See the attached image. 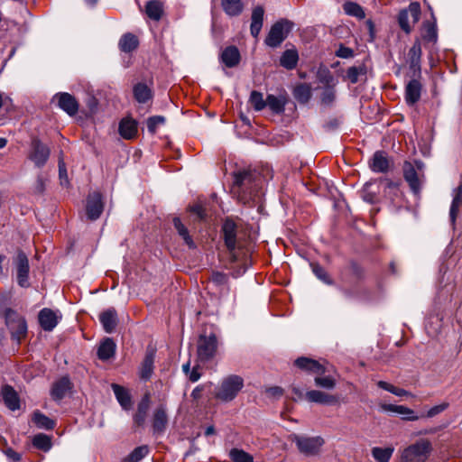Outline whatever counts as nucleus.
<instances>
[{
    "mask_svg": "<svg viewBox=\"0 0 462 462\" xmlns=\"http://www.w3.org/2000/svg\"><path fill=\"white\" fill-rule=\"evenodd\" d=\"M263 186L262 175L253 170H243L234 173L231 192L237 200L245 205L259 198Z\"/></svg>",
    "mask_w": 462,
    "mask_h": 462,
    "instance_id": "1",
    "label": "nucleus"
},
{
    "mask_svg": "<svg viewBox=\"0 0 462 462\" xmlns=\"http://www.w3.org/2000/svg\"><path fill=\"white\" fill-rule=\"evenodd\" d=\"M244 385L243 377L237 374H229L224 377L215 389L214 397L222 402H230L237 397Z\"/></svg>",
    "mask_w": 462,
    "mask_h": 462,
    "instance_id": "2",
    "label": "nucleus"
},
{
    "mask_svg": "<svg viewBox=\"0 0 462 462\" xmlns=\"http://www.w3.org/2000/svg\"><path fill=\"white\" fill-rule=\"evenodd\" d=\"M290 440L294 443L299 452L306 457H317L321 453L325 439L321 436L310 437L291 434Z\"/></svg>",
    "mask_w": 462,
    "mask_h": 462,
    "instance_id": "3",
    "label": "nucleus"
},
{
    "mask_svg": "<svg viewBox=\"0 0 462 462\" xmlns=\"http://www.w3.org/2000/svg\"><path fill=\"white\" fill-rule=\"evenodd\" d=\"M218 340L215 333L199 335L197 342V362L206 364L215 358L217 353Z\"/></svg>",
    "mask_w": 462,
    "mask_h": 462,
    "instance_id": "4",
    "label": "nucleus"
},
{
    "mask_svg": "<svg viewBox=\"0 0 462 462\" xmlns=\"http://www.w3.org/2000/svg\"><path fill=\"white\" fill-rule=\"evenodd\" d=\"M432 451V444L427 439H420L403 449L402 462H425Z\"/></svg>",
    "mask_w": 462,
    "mask_h": 462,
    "instance_id": "5",
    "label": "nucleus"
},
{
    "mask_svg": "<svg viewBox=\"0 0 462 462\" xmlns=\"http://www.w3.org/2000/svg\"><path fill=\"white\" fill-rule=\"evenodd\" d=\"M292 22L287 19H280L272 25L264 40L265 44L272 48L280 46L287 38L288 34L292 30Z\"/></svg>",
    "mask_w": 462,
    "mask_h": 462,
    "instance_id": "6",
    "label": "nucleus"
},
{
    "mask_svg": "<svg viewBox=\"0 0 462 462\" xmlns=\"http://www.w3.org/2000/svg\"><path fill=\"white\" fill-rule=\"evenodd\" d=\"M424 163L416 160L414 162L405 161L402 165V172L403 178L406 182L409 184L411 190L414 194H418L421 189V181L419 176L418 171H421L423 170Z\"/></svg>",
    "mask_w": 462,
    "mask_h": 462,
    "instance_id": "7",
    "label": "nucleus"
},
{
    "mask_svg": "<svg viewBox=\"0 0 462 462\" xmlns=\"http://www.w3.org/2000/svg\"><path fill=\"white\" fill-rule=\"evenodd\" d=\"M50 154V148L39 138L33 137L32 139L28 158L34 163L37 168H42L46 164Z\"/></svg>",
    "mask_w": 462,
    "mask_h": 462,
    "instance_id": "8",
    "label": "nucleus"
},
{
    "mask_svg": "<svg viewBox=\"0 0 462 462\" xmlns=\"http://www.w3.org/2000/svg\"><path fill=\"white\" fill-rule=\"evenodd\" d=\"M221 236L227 251L233 254L239 246L237 225L232 219L226 218L221 227Z\"/></svg>",
    "mask_w": 462,
    "mask_h": 462,
    "instance_id": "9",
    "label": "nucleus"
},
{
    "mask_svg": "<svg viewBox=\"0 0 462 462\" xmlns=\"http://www.w3.org/2000/svg\"><path fill=\"white\" fill-rule=\"evenodd\" d=\"M409 14H411L413 23L420 20V5L418 2H412L409 5L408 9L400 11L398 14V23L401 29L407 34L411 33L412 28L409 23Z\"/></svg>",
    "mask_w": 462,
    "mask_h": 462,
    "instance_id": "10",
    "label": "nucleus"
},
{
    "mask_svg": "<svg viewBox=\"0 0 462 462\" xmlns=\"http://www.w3.org/2000/svg\"><path fill=\"white\" fill-rule=\"evenodd\" d=\"M104 210V202L101 193L94 191L89 193L87 198L86 214L89 220L98 219Z\"/></svg>",
    "mask_w": 462,
    "mask_h": 462,
    "instance_id": "11",
    "label": "nucleus"
},
{
    "mask_svg": "<svg viewBox=\"0 0 462 462\" xmlns=\"http://www.w3.org/2000/svg\"><path fill=\"white\" fill-rule=\"evenodd\" d=\"M411 79L405 86L404 99L409 106H415L421 97L422 84L420 83L421 77H414L410 75Z\"/></svg>",
    "mask_w": 462,
    "mask_h": 462,
    "instance_id": "12",
    "label": "nucleus"
},
{
    "mask_svg": "<svg viewBox=\"0 0 462 462\" xmlns=\"http://www.w3.org/2000/svg\"><path fill=\"white\" fill-rule=\"evenodd\" d=\"M52 101L56 102L57 106L69 116H75L79 112V104L75 97L69 93H57Z\"/></svg>",
    "mask_w": 462,
    "mask_h": 462,
    "instance_id": "13",
    "label": "nucleus"
},
{
    "mask_svg": "<svg viewBox=\"0 0 462 462\" xmlns=\"http://www.w3.org/2000/svg\"><path fill=\"white\" fill-rule=\"evenodd\" d=\"M15 266L17 283L23 288L28 287V277L30 271L29 260L27 255L21 250L17 252Z\"/></svg>",
    "mask_w": 462,
    "mask_h": 462,
    "instance_id": "14",
    "label": "nucleus"
},
{
    "mask_svg": "<svg viewBox=\"0 0 462 462\" xmlns=\"http://www.w3.org/2000/svg\"><path fill=\"white\" fill-rule=\"evenodd\" d=\"M294 365L299 369L316 375H322L328 372V369L324 364L306 356L298 357L294 361Z\"/></svg>",
    "mask_w": 462,
    "mask_h": 462,
    "instance_id": "15",
    "label": "nucleus"
},
{
    "mask_svg": "<svg viewBox=\"0 0 462 462\" xmlns=\"http://www.w3.org/2000/svg\"><path fill=\"white\" fill-rule=\"evenodd\" d=\"M421 43L420 40H416L411 49L409 50V69L411 75L414 77H421Z\"/></svg>",
    "mask_w": 462,
    "mask_h": 462,
    "instance_id": "16",
    "label": "nucleus"
},
{
    "mask_svg": "<svg viewBox=\"0 0 462 462\" xmlns=\"http://www.w3.org/2000/svg\"><path fill=\"white\" fill-rule=\"evenodd\" d=\"M155 355L156 349L152 346H148L139 368V376L143 381L150 380L153 374Z\"/></svg>",
    "mask_w": 462,
    "mask_h": 462,
    "instance_id": "17",
    "label": "nucleus"
},
{
    "mask_svg": "<svg viewBox=\"0 0 462 462\" xmlns=\"http://www.w3.org/2000/svg\"><path fill=\"white\" fill-rule=\"evenodd\" d=\"M60 319L61 316H58L54 310L49 308H43L38 314L39 324L44 331H52Z\"/></svg>",
    "mask_w": 462,
    "mask_h": 462,
    "instance_id": "18",
    "label": "nucleus"
},
{
    "mask_svg": "<svg viewBox=\"0 0 462 462\" xmlns=\"http://www.w3.org/2000/svg\"><path fill=\"white\" fill-rule=\"evenodd\" d=\"M168 426V415L166 408L163 405L157 407L152 413V428L153 434L161 435L164 433Z\"/></svg>",
    "mask_w": 462,
    "mask_h": 462,
    "instance_id": "19",
    "label": "nucleus"
},
{
    "mask_svg": "<svg viewBox=\"0 0 462 462\" xmlns=\"http://www.w3.org/2000/svg\"><path fill=\"white\" fill-rule=\"evenodd\" d=\"M99 321L106 333H113L118 325L117 311L111 307L99 314Z\"/></svg>",
    "mask_w": 462,
    "mask_h": 462,
    "instance_id": "20",
    "label": "nucleus"
},
{
    "mask_svg": "<svg viewBox=\"0 0 462 462\" xmlns=\"http://www.w3.org/2000/svg\"><path fill=\"white\" fill-rule=\"evenodd\" d=\"M380 407L384 411H391L402 415V420H404L415 421L424 417L423 414L420 416L417 415L413 410L403 405L382 403Z\"/></svg>",
    "mask_w": 462,
    "mask_h": 462,
    "instance_id": "21",
    "label": "nucleus"
},
{
    "mask_svg": "<svg viewBox=\"0 0 462 462\" xmlns=\"http://www.w3.org/2000/svg\"><path fill=\"white\" fill-rule=\"evenodd\" d=\"M288 101L289 97L285 91L279 96L269 94L266 97V106H268L273 114L281 115L284 112Z\"/></svg>",
    "mask_w": 462,
    "mask_h": 462,
    "instance_id": "22",
    "label": "nucleus"
},
{
    "mask_svg": "<svg viewBox=\"0 0 462 462\" xmlns=\"http://www.w3.org/2000/svg\"><path fill=\"white\" fill-rule=\"evenodd\" d=\"M151 397L150 393H146L137 405V411L134 414L133 420L134 425L142 427L144 425L148 411L150 409Z\"/></svg>",
    "mask_w": 462,
    "mask_h": 462,
    "instance_id": "23",
    "label": "nucleus"
},
{
    "mask_svg": "<svg viewBox=\"0 0 462 462\" xmlns=\"http://www.w3.org/2000/svg\"><path fill=\"white\" fill-rule=\"evenodd\" d=\"M369 167L374 172L386 173L390 169V161L383 151L374 152L369 162Z\"/></svg>",
    "mask_w": 462,
    "mask_h": 462,
    "instance_id": "24",
    "label": "nucleus"
},
{
    "mask_svg": "<svg viewBox=\"0 0 462 462\" xmlns=\"http://www.w3.org/2000/svg\"><path fill=\"white\" fill-rule=\"evenodd\" d=\"M1 395L5 405L11 411L20 409V398L17 392L8 384H5L1 389Z\"/></svg>",
    "mask_w": 462,
    "mask_h": 462,
    "instance_id": "25",
    "label": "nucleus"
},
{
    "mask_svg": "<svg viewBox=\"0 0 462 462\" xmlns=\"http://www.w3.org/2000/svg\"><path fill=\"white\" fill-rule=\"evenodd\" d=\"M305 399L310 402L319 404H336L338 399L332 395L319 390H310L305 393Z\"/></svg>",
    "mask_w": 462,
    "mask_h": 462,
    "instance_id": "26",
    "label": "nucleus"
},
{
    "mask_svg": "<svg viewBox=\"0 0 462 462\" xmlns=\"http://www.w3.org/2000/svg\"><path fill=\"white\" fill-rule=\"evenodd\" d=\"M264 9L261 5L255 6L252 11L250 32L254 38H257L263 24Z\"/></svg>",
    "mask_w": 462,
    "mask_h": 462,
    "instance_id": "27",
    "label": "nucleus"
},
{
    "mask_svg": "<svg viewBox=\"0 0 462 462\" xmlns=\"http://www.w3.org/2000/svg\"><path fill=\"white\" fill-rule=\"evenodd\" d=\"M452 196L453 199L450 205L449 217L452 225H455L460 212V208L462 207V181L453 189Z\"/></svg>",
    "mask_w": 462,
    "mask_h": 462,
    "instance_id": "28",
    "label": "nucleus"
},
{
    "mask_svg": "<svg viewBox=\"0 0 462 462\" xmlns=\"http://www.w3.org/2000/svg\"><path fill=\"white\" fill-rule=\"evenodd\" d=\"M71 387V383L68 377H61L60 380L56 381L51 389V396L54 401L62 400L68 391Z\"/></svg>",
    "mask_w": 462,
    "mask_h": 462,
    "instance_id": "29",
    "label": "nucleus"
},
{
    "mask_svg": "<svg viewBox=\"0 0 462 462\" xmlns=\"http://www.w3.org/2000/svg\"><path fill=\"white\" fill-rule=\"evenodd\" d=\"M139 39L135 34L126 32L119 39L118 48L123 52L130 53L135 51L139 47Z\"/></svg>",
    "mask_w": 462,
    "mask_h": 462,
    "instance_id": "30",
    "label": "nucleus"
},
{
    "mask_svg": "<svg viewBox=\"0 0 462 462\" xmlns=\"http://www.w3.org/2000/svg\"><path fill=\"white\" fill-rule=\"evenodd\" d=\"M118 131L123 138L131 140L137 134V122L133 118H123L119 123Z\"/></svg>",
    "mask_w": 462,
    "mask_h": 462,
    "instance_id": "31",
    "label": "nucleus"
},
{
    "mask_svg": "<svg viewBox=\"0 0 462 462\" xmlns=\"http://www.w3.org/2000/svg\"><path fill=\"white\" fill-rule=\"evenodd\" d=\"M240 60V52L236 46H228L221 53V60L227 68L237 66Z\"/></svg>",
    "mask_w": 462,
    "mask_h": 462,
    "instance_id": "32",
    "label": "nucleus"
},
{
    "mask_svg": "<svg viewBox=\"0 0 462 462\" xmlns=\"http://www.w3.org/2000/svg\"><path fill=\"white\" fill-rule=\"evenodd\" d=\"M116 345L115 341L110 338H105L97 348V357L102 361H106L112 358L116 354Z\"/></svg>",
    "mask_w": 462,
    "mask_h": 462,
    "instance_id": "33",
    "label": "nucleus"
},
{
    "mask_svg": "<svg viewBox=\"0 0 462 462\" xmlns=\"http://www.w3.org/2000/svg\"><path fill=\"white\" fill-rule=\"evenodd\" d=\"M299 61V53L295 48L285 50L280 57V65L288 69H294Z\"/></svg>",
    "mask_w": 462,
    "mask_h": 462,
    "instance_id": "34",
    "label": "nucleus"
},
{
    "mask_svg": "<svg viewBox=\"0 0 462 462\" xmlns=\"http://www.w3.org/2000/svg\"><path fill=\"white\" fill-rule=\"evenodd\" d=\"M112 389L121 407L125 411H129L132 408L133 402L128 391L125 387L116 383L112 384Z\"/></svg>",
    "mask_w": 462,
    "mask_h": 462,
    "instance_id": "35",
    "label": "nucleus"
},
{
    "mask_svg": "<svg viewBox=\"0 0 462 462\" xmlns=\"http://www.w3.org/2000/svg\"><path fill=\"white\" fill-rule=\"evenodd\" d=\"M32 422L38 428L46 430H51L55 428L56 422L54 420L49 418L39 410H36L32 414Z\"/></svg>",
    "mask_w": 462,
    "mask_h": 462,
    "instance_id": "36",
    "label": "nucleus"
},
{
    "mask_svg": "<svg viewBox=\"0 0 462 462\" xmlns=\"http://www.w3.org/2000/svg\"><path fill=\"white\" fill-rule=\"evenodd\" d=\"M133 94L134 99L138 103L144 104L152 98V89L145 84L139 82L135 84L133 88Z\"/></svg>",
    "mask_w": 462,
    "mask_h": 462,
    "instance_id": "37",
    "label": "nucleus"
},
{
    "mask_svg": "<svg viewBox=\"0 0 462 462\" xmlns=\"http://www.w3.org/2000/svg\"><path fill=\"white\" fill-rule=\"evenodd\" d=\"M341 291L349 300H367L370 298V291L365 287L342 288Z\"/></svg>",
    "mask_w": 462,
    "mask_h": 462,
    "instance_id": "38",
    "label": "nucleus"
},
{
    "mask_svg": "<svg viewBox=\"0 0 462 462\" xmlns=\"http://www.w3.org/2000/svg\"><path fill=\"white\" fill-rule=\"evenodd\" d=\"M164 13L163 5L159 0H150L145 5L146 15L153 20L160 21Z\"/></svg>",
    "mask_w": 462,
    "mask_h": 462,
    "instance_id": "39",
    "label": "nucleus"
},
{
    "mask_svg": "<svg viewBox=\"0 0 462 462\" xmlns=\"http://www.w3.org/2000/svg\"><path fill=\"white\" fill-rule=\"evenodd\" d=\"M292 94L298 102L307 104L311 98L312 89L310 85L307 83H299L293 88Z\"/></svg>",
    "mask_w": 462,
    "mask_h": 462,
    "instance_id": "40",
    "label": "nucleus"
},
{
    "mask_svg": "<svg viewBox=\"0 0 462 462\" xmlns=\"http://www.w3.org/2000/svg\"><path fill=\"white\" fill-rule=\"evenodd\" d=\"M431 17L433 19L432 22L426 21L422 24L424 31L422 33V39L428 42H436L438 40V30L433 12H431Z\"/></svg>",
    "mask_w": 462,
    "mask_h": 462,
    "instance_id": "41",
    "label": "nucleus"
},
{
    "mask_svg": "<svg viewBox=\"0 0 462 462\" xmlns=\"http://www.w3.org/2000/svg\"><path fill=\"white\" fill-rule=\"evenodd\" d=\"M221 5L226 14L230 17L239 16L244 11L241 0H221Z\"/></svg>",
    "mask_w": 462,
    "mask_h": 462,
    "instance_id": "42",
    "label": "nucleus"
},
{
    "mask_svg": "<svg viewBox=\"0 0 462 462\" xmlns=\"http://www.w3.org/2000/svg\"><path fill=\"white\" fill-rule=\"evenodd\" d=\"M367 68L365 64L349 67L346 72V78L352 83L356 84L361 80L362 78L366 77Z\"/></svg>",
    "mask_w": 462,
    "mask_h": 462,
    "instance_id": "43",
    "label": "nucleus"
},
{
    "mask_svg": "<svg viewBox=\"0 0 462 462\" xmlns=\"http://www.w3.org/2000/svg\"><path fill=\"white\" fill-rule=\"evenodd\" d=\"M173 226L179 236L183 239L184 243L191 249L196 248V244L189 236L188 228L182 224L180 217L173 218Z\"/></svg>",
    "mask_w": 462,
    "mask_h": 462,
    "instance_id": "44",
    "label": "nucleus"
},
{
    "mask_svg": "<svg viewBox=\"0 0 462 462\" xmlns=\"http://www.w3.org/2000/svg\"><path fill=\"white\" fill-rule=\"evenodd\" d=\"M32 445L39 450L48 452L52 447L51 437L44 433H38L32 437Z\"/></svg>",
    "mask_w": 462,
    "mask_h": 462,
    "instance_id": "45",
    "label": "nucleus"
},
{
    "mask_svg": "<svg viewBox=\"0 0 462 462\" xmlns=\"http://www.w3.org/2000/svg\"><path fill=\"white\" fill-rule=\"evenodd\" d=\"M360 197L365 202L374 204L378 201V190L373 189L372 182H366L360 190Z\"/></svg>",
    "mask_w": 462,
    "mask_h": 462,
    "instance_id": "46",
    "label": "nucleus"
},
{
    "mask_svg": "<svg viewBox=\"0 0 462 462\" xmlns=\"http://www.w3.org/2000/svg\"><path fill=\"white\" fill-rule=\"evenodd\" d=\"M310 268L315 276L328 285H333L334 280L328 274V273L322 267L319 263H310Z\"/></svg>",
    "mask_w": 462,
    "mask_h": 462,
    "instance_id": "47",
    "label": "nucleus"
},
{
    "mask_svg": "<svg viewBox=\"0 0 462 462\" xmlns=\"http://www.w3.org/2000/svg\"><path fill=\"white\" fill-rule=\"evenodd\" d=\"M11 337L13 340H15L18 344L21 343L22 339L27 335V324L26 320H21L18 324L9 328Z\"/></svg>",
    "mask_w": 462,
    "mask_h": 462,
    "instance_id": "48",
    "label": "nucleus"
},
{
    "mask_svg": "<svg viewBox=\"0 0 462 462\" xmlns=\"http://www.w3.org/2000/svg\"><path fill=\"white\" fill-rule=\"evenodd\" d=\"M393 453V448H378L372 449V456L377 462H389Z\"/></svg>",
    "mask_w": 462,
    "mask_h": 462,
    "instance_id": "49",
    "label": "nucleus"
},
{
    "mask_svg": "<svg viewBox=\"0 0 462 462\" xmlns=\"http://www.w3.org/2000/svg\"><path fill=\"white\" fill-rule=\"evenodd\" d=\"M344 11L346 14L356 17L358 19H364L365 17V13L363 7L354 2H346L344 6Z\"/></svg>",
    "mask_w": 462,
    "mask_h": 462,
    "instance_id": "50",
    "label": "nucleus"
},
{
    "mask_svg": "<svg viewBox=\"0 0 462 462\" xmlns=\"http://www.w3.org/2000/svg\"><path fill=\"white\" fill-rule=\"evenodd\" d=\"M336 100V89L334 86H324L320 95V102L326 106H330Z\"/></svg>",
    "mask_w": 462,
    "mask_h": 462,
    "instance_id": "51",
    "label": "nucleus"
},
{
    "mask_svg": "<svg viewBox=\"0 0 462 462\" xmlns=\"http://www.w3.org/2000/svg\"><path fill=\"white\" fill-rule=\"evenodd\" d=\"M376 384L379 388L385 390L387 392H390L391 393H393L396 396H399V397L412 395L410 392H408L402 388L396 387L385 381H378L376 383Z\"/></svg>",
    "mask_w": 462,
    "mask_h": 462,
    "instance_id": "52",
    "label": "nucleus"
},
{
    "mask_svg": "<svg viewBox=\"0 0 462 462\" xmlns=\"http://www.w3.org/2000/svg\"><path fill=\"white\" fill-rule=\"evenodd\" d=\"M249 102L255 111H262L266 107V99H263V96L257 90H253L250 94Z\"/></svg>",
    "mask_w": 462,
    "mask_h": 462,
    "instance_id": "53",
    "label": "nucleus"
},
{
    "mask_svg": "<svg viewBox=\"0 0 462 462\" xmlns=\"http://www.w3.org/2000/svg\"><path fill=\"white\" fill-rule=\"evenodd\" d=\"M229 457L233 462H254L253 457L243 449L232 448Z\"/></svg>",
    "mask_w": 462,
    "mask_h": 462,
    "instance_id": "54",
    "label": "nucleus"
},
{
    "mask_svg": "<svg viewBox=\"0 0 462 462\" xmlns=\"http://www.w3.org/2000/svg\"><path fill=\"white\" fill-rule=\"evenodd\" d=\"M315 384L318 387L324 388L327 390H332L336 386V380L330 375L321 376L317 375L314 379Z\"/></svg>",
    "mask_w": 462,
    "mask_h": 462,
    "instance_id": "55",
    "label": "nucleus"
},
{
    "mask_svg": "<svg viewBox=\"0 0 462 462\" xmlns=\"http://www.w3.org/2000/svg\"><path fill=\"white\" fill-rule=\"evenodd\" d=\"M5 319L8 328L18 324V322L21 320H25L24 318L20 316L14 310L10 308L5 310Z\"/></svg>",
    "mask_w": 462,
    "mask_h": 462,
    "instance_id": "56",
    "label": "nucleus"
},
{
    "mask_svg": "<svg viewBox=\"0 0 462 462\" xmlns=\"http://www.w3.org/2000/svg\"><path fill=\"white\" fill-rule=\"evenodd\" d=\"M165 123V117L162 116H153L147 119V128L151 134H155L157 127Z\"/></svg>",
    "mask_w": 462,
    "mask_h": 462,
    "instance_id": "57",
    "label": "nucleus"
},
{
    "mask_svg": "<svg viewBox=\"0 0 462 462\" xmlns=\"http://www.w3.org/2000/svg\"><path fill=\"white\" fill-rule=\"evenodd\" d=\"M149 448L147 446H140L135 448L129 455L130 459L134 462H138L148 455Z\"/></svg>",
    "mask_w": 462,
    "mask_h": 462,
    "instance_id": "58",
    "label": "nucleus"
},
{
    "mask_svg": "<svg viewBox=\"0 0 462 462\" xmlns=\"http://www.w3.org/2000/svg\"><path fill=\"white\" fill-rule=\"evenodd\" d=\"M189 211L197 216L199 220H204L207 217L206 208L200 203H196L189 207Z\"/></svg>",
    "mask_w": 462,
    "mask_h": 462,
    "instance_id": "59",
    "label": "nucleus"
},
{
    "mask_svg": "<svg viewBox=\"0 0 462 462\" xmlns=\"http://www.w3.org/2000/svg\"><path fill=\"white\" fill-rule=\"evenodd\" d=\"M448 404L446 402L433 406L427 411V413L424 415V417H427V418L435 417L436 415L444 411L448 408Z\"/></svg>",
    "mask_w": 462,
    "mask_h": 462,
    "instance_id": "60",
    "label": "nucleus"
},
{
    "mask_svg": "<svg viewBox=\"0 0 462 462\" xmlns=\"http://www.w3.org/2000/svg\"><path fill=\"white\" fill-rule=\"evenodd\" d=\"M3 453L6 456V457L12 462H21L22 455L16 452L12 448H6L3 450Z\"/></svg>",
    "mask_w": 462,
    "mask_h": 462,
    "instance_id": "61",
    "label": "nucleus"
},
{
    "mask_svg": "<svg viewBox=\"0 0 462 462\" xmlns=\"http://www.w3.org/2000/svg\"><path fill=\"white\" fill-rule=\"evenodd\" d=\"M227 275L223 273L215 272L211 275V281L217 285H223L227 282Z\"/></svg>",
    "mask_w": 462,
    "mask_h": 462,
    "instance_id": "62",
    "label": "nucleus"
},
{
    "mask_svg": "<svg viewBox=\"0 0 462 462\" xmlns=\"http://www.w3.org/2000/svg\"><path fill=\"white\" fill-rule=\"evenodd\" d=\"M349 268L352 275L355 276L356 279H362L364 277V269L357 263L351 262Z\"/></svg>",
    "mask_w": 462,
    "mask_h": 462,
    "instance_id": "63",
    "label": "nucleus"
},
{
    "mask_svg": "<svg viewBox=\"0 0 462 462\" xmlns=\"http://www.w3.org/2000/svg\"><path fill=\"white\" fill-rule=\"evenodd\" d=\"M269 397L280 398L283 395V389L280 386H272L265 390Z\"/></svg>",
    "mask_w": 462,
    "mask_h": 462,
    "instance_id": "64",
    "label": "nucleus"
}]
</instances>
